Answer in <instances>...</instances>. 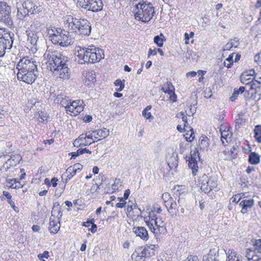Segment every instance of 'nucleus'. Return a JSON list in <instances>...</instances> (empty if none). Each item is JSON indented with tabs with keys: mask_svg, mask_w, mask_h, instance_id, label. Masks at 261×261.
Segmentation results:
<instances>
[{
	"mask_svg": "<svg viewBox=\"0 0 261 261\" xmlns=\"http://www.w3.org/2000/svg\"><path fill=\"white\" fill-rule=\"evenodd\" d=\"M47 68L51 70L55 76L63 80L70 78V70L69 67L70 59L60 53H53L48 55Z\"/></svg>",
	"mask_w": 261,
	"mask_h": 261,
	"instance_id": "nucleus-1",
	"label": "nucleus"
},
{
	"mask_svg": "<svg viewBox=\"0 0 261 261\" xmlns=\"http://www.w3.org/2000/svg\"><path fill=\"white\" fill-rule=\"evenodd\" d=\"M76 49L75 55L79 58L78 62L81 64L98 62L105 57L103 50L93 45L87 48L78 46Z\"/></svg>",
	"mask_w": 261,
	"mask_h": 261,
	"instance_id": "nucleus-2",
	"label": "nucleus"
},
{
	"mask_svg": "<svg viewBox=\"0 0 261 261\" xmlns=\"http://www.w3.org/2000/svg\"><path fill=\"white\" fill-rule=\"evenodd\" d=\"M46 32L49 40L54 44L66 47L73 44L74 39L69 35V33L61 28H57L50 25L46 28Z\"/></svg>",
	"mask_w": 261,
	"mask_h": 261,
	"instance_id": "nucleus-3",
	"label": "nucleus"
},
{
	"mask_svg": "<svg viewBox=\"0 0 261 261\" xmlns=\"http://www.w3.org/2000/svg\"><path fill=\"white\" fill-rule=\"evenodd\" d=\"M155 13L154 8L151 3L146 1L140 0L135 5L134 16L136 20L143 22H149Z\"/></svg>",
	"mask_w": 261,
	"mask_h": 261,
	"instance_id": "nucleus-4",
	"label": "nucleus"
},
{
	"mask_svg": "<svg viewBox=\"0 0 261 261\" xmlns=\"http://www.w3.org/2000/svg\"><path fill=\"white\" fill-rule=\"evenodd\" d=\"M68 28L72 32L81 36H89L91 32L90 23L84 19H77L71 16H68L66 19Z\"/></svg>",
	"mask_w": 261,
	"mask_h": 261,
	"instance_id": "nucleus-5",
	"label": "nucleus"
},
{
	"mask_svg": "<svg viewBox=\"0 0 261 261\" xmlns=\"http://www.w3.org/2000/svg\"><path fill=\"white\" fill-rule=\"evenodd\" d=\"M11 14V7L5 2H0V21L8 27H11L13 25Z\"/></svg>",
	"mask_w": 261,
	"mask_h": 261,
	"instance_id": "nucleus-6",
	"label": "nucleus"
},
{
	"mask_svg": "<svg viewBox=\"0 0 261 261\" xmlns=\"http://www.w3.org/2000/svg\"><path fill=\"white\" fill-rule=\"evenodd\" d=\"M18 72H39L35 62L24 57L21 59L16 65Z\"/></svg>",
	"mask_w": 261,
	"mask_h": 261,
	"instance_id": "nucleus-7",
	"label": "nucleus"
},
{
	"mask_svg": "<svg viewBox=\"0 0 261 261\" xmlns=\"http://www.w3.org/2000/svg\"><path fill=\"white\" fill-rule=\"evenodd\" d=\"M77 3L82 8L93 12L100 11L103 7L101 0H79Z\"/></svg>",
	"mask_w": 261,
	"mask_h": 261,
	"instance_id": "nucleus-8",
	"label": "nucleus"
},
{
	"mask_svg": "<svg viewBox=\"0 0 261 261\" xmlns=\"http://www.w3.org/2000/svg\"><path fill=\"white\" fill-rule=\"evenodd\" d=\"M14 34L10 33H5L0 37V57H3L7 50H10L13 43Z\"/></svg>",
	"mask_w": 261,
	"mask_h": 261,
	"instance_id": "nucleus-9",
	"label": "nucleus"
},
{
	"mask_svg": "<svg viewBox=\"0 0 261 261\" xmlns=\"http://www.w3.org/2000/svg\"><path fill=\"white\" fill-rule=\"evenodd\" d=\"M150 256V248L149 246L139 247L136 248L132 254V258L135 261H144L145 258Z\"/></svg>",
	"mask_w": 261,
	"mask_h": 261,
	"instance_id": "nucleus-10",
	"label": "nucleus"
},
{
	"mask_svg": "<svg viewBox=\"0 0 261 261\" xmlns=\"http://www.w3.org/2000/svg\"><path fill=\"white\" fill-rule=\"evenodd\" d=\"M17 79L28 84H32L39 76V72H18Z\"/></svg>",
	"mask_w": 261,
	"mask_h": 261,
	"instance_id": "nucleus-11",
	"label": "nucleus"
},
{
	"mask_svg": "<svg viewBox=\"0 0 261 261\" xmlns=\"http://www.w3.org/2000/svg\"><path fill=\"white\" fill-rule=\"evenodd\" d=\"M22 7L27 9L31 14L38 13L42 10V8L40 6H37L32 0L24 1Z\"/></svg>",
	"mask_w": 261,
	"mask_h": 261,
	"instance_id": "nucleus-12",
	"label": "nucleus"
},
{
	"mask_svg": "<svg viewBox=\"0 0 261 261\" xmlns=\"http://www.w3.org/2000/svg\"><path fill=\"white\" fill-rule=\"evenodd\" d=\"M174 87L170 82H167L162 87V90L169 95V99L172 102L176 101L177 96L174 92Z\"/></svg>",
	"mask_w": 261,
	"mask_h": 261,
	"instance_id": "nucleus-13",
	"label": "nucleus"
},
{
	"mask_svg": "<svg viewBox=\"0 0 261 261\" xmlns=\"http://www.w3.org/2000/svg\"><path fill=\"white\" fill-rule=\"evenodd\" d=\"M28 38L27 40L28 44L30 47L31 50L33 53H36L39 48V38L36 34L29 33Z\"/></svg>",
	"mask_w": 261,
	"mask_h": 261,
	"instance_id": "nucleus-14",
	"label": "nucleus"
},
{
	"mask_svg": "<svg viewBox=\"0 0 261 261\" xmlns=\"http://www.w3.org/2000/svg\"><path fill=\"white\" fill-rule=\"evenodd\" d=\"M254 204V200L252 198L243 199L239 204L241 207V212L243 214L247 213L251 211L252 207Z\"/></svg>",
	"mask_w": 261,
	"mask_h": 261,
	"instance_id": "nucleus-15",
	"label": "nucleus"
},
{
	"mask_svg": "<svg viewBox=\"0 0 261 261\" xmlns=\"http://www.w3.org/2000/svg\"><path fill=\"white\" fill-rule=\"evenodd\" d=\"M133 231L136 236L140 237L143 240L147 241L149 238L148 231L144 227H134Z\"/></svg>",
	"mask_w": 261,
	"mask_h": 261,
	"instance_id": "nucleus-16",
	"label": "nucleus"
},
{
	"mask_svg": "<svg viewBox=\"0 0 261 261\" xmlns=\"http://www.w3.org/2000/svg\"><path fill=\"white\" fill-rule=\"evenodd\" d=\"M61 218L60 216L57 219H50L49 230L50 233L55 234L59 230L61 226L60 223Z\"/></svg>",
	"mask_w": 261,
	"mask_h": 261,
	"instance_id": "nucleus-17",
	"label": "nucleus"
},
{
	"mask_svg": "<svg viewBox=\"0 0 261 261\" xmlns=\"http://www.w3.org/2000/svg\"><path fill=\"white\" fill-rule=\"evenodd\" d=\"M261 87V71H258L255 74L253 80L251 81L250 89H256Z\"/></svg>",
	"mask_w": 261,
	"mask_h": 261,
	"instance_id": "nucleus-18",
	"label": "nucleus"
},
{
	"mask_svg": "<svg viewBox=\"0 0 261 261\" xmlns=\"http://www.w3.org/2000/svg\"><path fill=\"white\" fill-rule=\"evenodd\" d=\"M217 184L214 180H210L207 184H203L201 185V189L205 193H209L214 188H216Z\"/></svg>",
	"mask_w": 261,
	"mask_h": 261,
	"instance_id": "nucleus-19",
	"label": "nucleus"
},
{
	"mask_svg": "<svg viewBox=\"0 0 261 261\" xmlns=\"http://www.w3.org/2000/svg\"><path fill=\"white\" fill-rule=\"evenodd\" d=\"M186 161L189 162L188 165L189 168L192 170L193 174H195V173L197 172L198 167L195 157L193 156L192 157H188V156H186Z\"/></svg>",
	"mask_w": 261,
	"mask_h": 261,
	"instance_id": "nucleus-20",
	"label": "nucleus"
},
{
	"mask_svg": "<svg viewBox=\"0 0 261 261\" xmlns=\"http://www.w3.org/2000/svg\"><path fill=\"white\" fill-rule=\"evenodd\" d=\"M226 254L227 255V261H242L240 255L233 250L229 249Z\"/></svg>",
	"mask_w": 261,
	"mask_h": 261,
	"instance_id": "nucleus-21",
	"label": "nucleus"
},
{
	"mask_svg": "<svg viewBox=\"0 0 261 261\" xmlns=\"http://www.w3.org/2000/svg\"><path fill=\"white\" fill-rule=\"evenodd\" d=\"M248 162L252 165H257L260 162V155L255 152H252L249 155Z\"/></svg>",
	"mask_w": 261,
	"mask_h": 261,
	"instance_id": "nucleus-22",
	"label": "nucleus"
},
{
	"mask_svg": "<svg viewBox=\"0 0 261 261\" xmlns=\"http://www.w3.org/2000/svg\"><path fill=\"white\" fill-rule=\"evenodd\" d=\"M251 244L252 246V249L256 252L261 254V239H252Z\"/></svg>",
	"mask_w": 261,
	"mask_h": 261,
	"instance_id": "nucleus-23",
	"label": "nucleus"
},
{
	"mask_svg": "<svg viewBox=\"0 0 261 261\" xmlns=\"http://www.w3.org/2000/svg\"><path fill=\"white\" fill-rule=\"evenodd\" d=\"M94 135H96L95 139H97L99 137L105 138L109 135V130L106 128L103 129H98L97 130H94Z\"/></svg>",
	"mask_w": 261,
	"mask_h": 261,
	"instance_id": "nucleus-24",
	"label": "nucleus"
},
{
	"mask_svg": "<svg viewBox=\"0 0 261 261\" xmlns=\"http://www.w3.org/2000/svg\"><path fill=\"white\" fill-rule=\"evenodd\" d=\"M29 12L25 8H17V17L20 20H24L25 18L29 16Z\"/></svg>",
	"mask_w": 261,
	"mask_h": 261,
	"instance_id": "nucleus-25",
	"label": "nucleus"
},
{
	"mask_svg": "<svg viewBox=\"0 0 261 261\" xmlns=\"http://www.w3.org/2000/svg\"><path fill=\"white\" fill-rule=\"evenodd\" d=\"M177 203L172 199V203H171L170 209H168V212L172 217L176 216L178 212Z\"/></svg>",
	"mask_w": 261,
	"mask_h": 261,
	"instance_id": "nucleus-26",
	"label": "nucleus"
},
{
	"mask_svg": "<svg viewBox=\"0 0 261 261\" xmlns=\"http://www.w3.org/2000/svg\"><path fill=\"white\" fill-rule=\"evenodd\" d=\"M76 173L75 171L74 170V168H72V166H70L68 167L66 171V178L65 179V182L67 183V181L71 179Z\"/></svg>",
	"mask_w": 261,
	"mask_h": 261,
	"instance_id": "nucleus-27",
	"label": "nucleus"
},
{
	"mask_svg": "<svg viewBox=\"0 0 261 261\" xmlns=\"http://www.w3.org/2000/svg\"><path fill=\"white\" fill-rule=\"evenodd\" d=\"M254 138L258 142H261V125H257L254 129Z\"/></svg>",
	"mask_w": 261,
	"mask_h": 261,
	"instance_id": "nucleus-28",
	"label": "nucleus"
},
{
	"mask_svg": "<svg viewBox=\"0 0 261 261\" xmlns=\"http://www.w3.org/2000/svg\"><path fill=\"white\" fill-rule=\"evenodd\" d=\"M239 145H238L236 143L235 145L233 146L232 148L230 150V153L228 154V156L226 158H224V160H229L232 158H234L236 157V155L237 154V152L239 149Z\"/></svg>",
	"mask_w": 261,
	"mask_h": 261,
	"instance_id": "nucleus-29",
	"label": "nucleus"
},
{
	"mask_svg": "<svg viewBox=\"0 0 261 261\" xmlns=\"http://www.w3.org/2000/svg\"><path fill=\"white\" fill-rule=\"evenodd\" d=\"M42 27L43 24L40 21L36 19H34L31 25V27L34 28V31L36 32L41 31L42 29Z\"/></svg>",
	"mask_w": 261,
	"mask_h": 261,
	"instance_id": "nucleus-30",
	"label": "nucleus"
},
{
	"mask_svg": "<svg viewBox=\"0 0 261 261\" xmlns=\"http://www.w3.org/2000/svg\"><path fill=\"white\" fill-rule=\"evenodd\" d=\"M80 102L79 100V102L76 101H73L71 102H69L66 106H65V108L67 111L70 112L71 113H73L74 111H75V109L77 106V105Z\"/></svg>",
	"mask_w": 261,
	"mask_h": 261,
	"instance_id": "nucleus-31",
	"label": "nucleus"
},
{
	"mask_svg": "<svg viewBox=\"0 0 261 261\" xmlns=\"http://www.w3.org/2000/svg\"><path fill=\"white\" fill-rule=\"evenodd\" d=\"M245 87H240L239 88V89H237L236 90V89H234V91H233V93H232V96L230 97V99L231 101H234L235 100L237 97L238 96V95L240 94H242L243 93V92L245 90Z\"/></svg>",
	"mask_w": 261,
	"mask_h": 261,
	"instance_id": "nucleus-32",
	"label": "nucleus"
},
{
	"mask_svg": "<svg viewBox=\"0 0 261 261\" xmlns=\"http://www.w3.org/2000/svg\"><path fill=\"white\" fill-rule=\"evenodd\" d=\"M255 251L253 249H247L245 252V257L247 258L248 261H250L252 258L255 259V256L258 255L255 254Z\"/></svg>",
	"mask_w": 261,
	"mask_h": 261,
	"instance_id": "nucleus-33",
	"label": "nucleus"
},
{
	"mask_svg": "<svg viewBox=\"0 0 261 261\" xmlns=\"http://www.w3.org/2000/svg\"><path fill=\"white\" fill-rule=\"evenodd\" d=\"M164 36L163 34H160V35L155 36L154 37V42L157 44L159 47H162L163 45V38Z\"/></svg>",
	"mask_w": 261,
	"mask_h": 261,
	"instance_id": "nucleus-34",
	"label": "nucleus"
},
{
	"mask_svg": "<svg viewBox=\"0 0 261 261\" xmlns=\"http://www.w3.org/2000/svg\"><path fill=\"white\" fill-rule=\"evenodd\" d=\"M251 79L248 76V74L242 73L240 76V81L242 83L246 85H250L251 86Z\"/></svg>",
	"mask_w": 261,
	"mask_h": 261,
	"instance_id": "nucleus-35",
	"label": "nucleus"
},
{
	"mask_svg": "<svg viewBox=\"0 0 261 261\" xmlns=\"http://www.w3.org/2000/svg\"><path fill=\"white\" fill-rule=\"evenodd\" d=\"M185 131H188L189 132H190L189 136L184 135L186 140L190 142H192L193 140L195 137L193 128H192L191 126H189L188 129H187V130H185Z\"/></svg>",
	"mask_w": 261,
	"mask_h": 261,
	"instance_id": "nucleus-36",
	"label": "nucleus"
},
{
	"mask_svg": "<svg viewBox=\"0 0 261 261\" xmlns=\"http://www.w3.org/2000/svg\"><path fill=\"white\" fill-rule=\"evenodd\" d=\"M208 141V139L206 137L203 138L201 140H200V143L199 144V147L200 149L204 150L208 148L209 146Z\"/></svg>",
	"mask_w": 261,
	"mask_h": 261,
	"instance_id": "nucleus-37",
	"label": "nucleus"
},
{
	"mask_svg": "<svg viewBox=\"0 0 261 261\" xmlns=\"http://www.w3.org/2000/svg\"><path fill=\"white\" fill-rule=\"evenodd\" d=\"M124 80L121 81L120 79H118L115 81L114 83L115 86L117 87L119 86L118 88L116 89L117 91H121L123 89L124 87Z\"/></svg>",
	"mask_w": 261,
	"mask_h": 261,
	"instance_id": "nucleus-38",
	"label": "nucleus"
},
{
	"mask_svg": "<svg viewBox=\"0 0 261 261\" xmlns=\"http://www.w3.org/2000/svg\"><path fill=\"white\" fill-rule=\"evenodd\" d=\"M234 54V53H232L226 59V61L228 62L229 63H228V65H226V63L225 61L224 62V66L226 67L227 68H229L231 67V66L233 64V56Z\"/></svg>",
	"mask_w": 261,
	"mask_h": 261,
	"instance_id": "nucleus-39",
	"label": "nucleus"
},
{
	"mask_svg": "<svg viewBox=\"0 0 261 261\" xmlns=\"http://www.w3.org/2000/svg\"><path fill=\"white\" fill-rule=\"evenodd\" d=\"M179 114L182 116V120L184 122V129H185V130H187V129H188V127L190 126L188 125V123L187 121V113H186V115H185V112H180V113Z\"/></svg>",
	"mask_w": 261,
	"mask_h": 261,
	"instance_id": "nucleus-40",
	"label": "nucleus"
},
{
	"mask_svg": "<svg viewBox=\"0 0 261 261\" xmlns=\"http://www.w3.org/2000/svg\"><path fill=\"white\" fill-rule=\"evenodd\" d=\"M7 186L12 189H15V185L17 184V179L16 178L8 179L6 180Z\"/></svg>",
	"mask_w": 261,
	"mask_h": 261,
	"instance_id": "nucleus-41",
	"label": "nucleus"
},
{
	"mask_svg": "<svg viewBox=\"0 0 261 261\" xmlns=\"http://www.w3.org/2000/svg\"><path fill=\"white\" fill-rule=\"evenodd\" d=\"M204 96L206 98H210L213 95L212 89L211 87H207L203 92Z\"/></svg>",
	"mask_w": 261,
	"mask_h": 261,
	"instance_id": "nucleus-42",
	"label": "nucleus"
},
{
	"mask_svg": "<svg viewBox=\"0 0 261 261\" xmlns=\"http://www.w3.org/2000/svg\"><path fill=\"white\" fill-rule=\"evenodd\" d=\"M229 129L228 128L227 130L224 131L223 133L222 132V133H221V137L224 138V139L227 142V138H230L232 136V134L229 132Z\"/></svg>",
	"mask_w": 261,
	"mask_h": 261,
	"instance_id": "nucleus-43",
	"label": "nucleus"
},
{
	"mask_svg": "<svg viewBox=\"0 0 261 261\" xmlns=\"http://www.w3.org/2000/svg\"><path fill=\"white\" fill-rule=\"evenodd\" d=\"M119 185L121 186L120 179L116 178L114 183L112 185V189L113 190L112 193H113L114 191H115L116 190H117L118 189Z\"/></svg>",
	"mask_w": 261,
	"mask_h": 261,
	"instance_id": "nucleus-44",
	"label": "nucleus"
},
{
	"mask_svg": "<svg viewBox=\"0 0 261 261\" xmlns=\"http://www.w3.org/2000/svg\"><path fill=\"white\" fill-rule=\"evenodd\" d=\"M210 180H213L212 179H210L206 175L203 174L200 179L201 185H202V184H207L209 183V181H210Z\"/></svg>",
	"mask_w": 261,
	"mask_h": 261,
	"instance_id": "nucleus-45",
	"label": "nucleus"
},
{
	"mask_svg": "<svg viewBox=\"0 0 261 261\" xmlns=\"http://www.w3.org/2000/svg\"><path fill=\"white\" fill-rule=\"evenodd\" d=\"M243 198L241 196L240 194H237L234 196V197H232L230 198V200L232 201V202L238 203L240 202Z\"/></svg>",
	"mask_w": 261,
	"mask_h": 261,
	"instance_id": "nucleus-46",
	"label": "nucleus"
},
{
	"mask_svg": "<svg viewBox=\"0 0 261 261\" xmlns=\"http://www.w3.org/2000/svg\"><path fill=\"white\" fill-rule=\"evenodd\" d=\"M67 98V96H65V95L64 94H59L57 95V96L56 97V98L55 99V101L56 102V103H61L62 102V101L64 99V98Z\"/></svg>",
	"mask_w": 261,
	"mask_h": 261,
	"instance_id": "nucleus-47",
	"label": "nucleus"
},
{
	"mask_svg": "<svg viewBox=\"0 0 261 261\" xmlns=\"http://www.w3.org/2000/svg\"><path fill=\"white\" fill-rule=\"evenodd\" d=\"M142 115L145 117L148 120H152L153 119V116L151 115L150 112H148V111H143Z\"/></svg>",
	"mask_w": 261,
	"mask_h": 261,
	"instance_id": "nucleus-48",
	"label": "nucleus"
},
{
	"mask_svg": "<svg viewBox=\"0 0 261 261\" xmlns=\"http://www.w3.org/2000/svg\"><path fill=\"white\" fill-rule=\"evenodd\" d=\"M53 207L57 208V213H58V216L60 215V217L62 216V213L61 211L60 205L59 202H55Z\"/></svg>",
	"mask_w": 261,
	"mask_h": 261,
	"instance_id": "nucleus-49",
	"label": "nucleus"
},
{
	"mask_svg": "<svg viewBox=\"0 0 261 261\" xmlns=\"http://www.w3.org/2000/svg\"><path fill=\"white\" fill-rule=\"evenodd\" d=\"M162 199L164 202L167 201L168 200H169L170 199H173V198H172L170 196V195L169 193L166 192L163 194L162 195Z\"/></svg>",
	"mask_w": 261,
	"mask_h": 261,
	"instance_id": "nucleus-50",
	"label": "nucleus"
},
{
	"mask_svg": "<svg viewBox=\"0 0 261 261\" xmlns=\"http://www.w3.org/2000/svg\"><path fill=\"white\" fill-rule=\"evenodd\" d=\"M153 222L154 223L155 226H159V224L161 226L165 225V223L161 218H155Z\"/></svg>",
	"mask_w": 261,
	"mask_h": 261,
	"instance_id": "nucleus-51",
	"label": "nucleus"
},
{
	"mask_svg": "<svg viewBox=\"0 0 261 261\" xmlns=\"http://www.w3.org/2000/svg\"><path fill=\"white\" fill-rule=\"evenodd\" d=\"M254 61L261 66V53L256 55L254 56Z\"/></svg>",
	"mask_w": 261,
	"mask_h": 261,
	"instance_id": "nucleus-52",
	"label": "nucleus"
},
{
	"mask_svg": "<svg viewBox=\"0 0 261 261\" xmlns=\"http://www.w3.org/2000/svg\"><path fill=\"white\" fill-rule=\"evenodd\" d=\"M94 132L93 131H89L86 133L85 136L86 138L93 139L95 138L96 135H94Z\"/></svg>",
	"mask_w": 261,
	"mask_h": 261,
	"instance_id": "nucleus-53",
	"label": "nucleus"
},
{
	"mask_svg": "<svg viewBox=\"0 0 261 261\" xmlns=\"http://www.w3.org/2000/svg\"><path fill=\"white\" fill-rule=\"evenodd\" d=\"M218 254V250L216 248H213L212 249H211L210 250V252H209V256L210 257H212L213 256H214V257H216L215 256H216V254Z\"/></svg>",
	"mask_w": 261,
	"mask_h": 261,
	"instance_id": "nucleus-54",
	"label": "nucleus"
},
{
	"mask_svg": "<svg viewBox=\"0 0 261 261\" xmlns=\"http://www.w3.org/2000/svg\"><path fill=\"white\" fill-rule=\"evenodd\" d=\"M85 153L91 154V151L86 148H80L77 150V154L81 155Z\"/></svg>",
	"mask_w": 261,
	"mask_h": 261,
	"instance_id": "nucleus-55",
	"label": "nucleus"
},
{
	"mask_svg": "<svg viewBox=\"0 0 261 261\" xmlns=\"http://www.w3.org/2000/svg\"><path fill=\"white\" fill-rule=\"evenodd\" d=\"M56 217L58 218L59 217H60V215L58 216V213H57V208L53 207L51 211V215L50 217V219H57Z\"/></svg>",
	"mask_w": 261,
	"mask_h": 261,
	"instance_id": "nucleus-56",
	"label": "nucleus"
},
{
	"mask_svg": "<svg viewBox=\"0 0 261 261\" xmlns=\"http://www.w3.org/2000/svg\"><path fill=\"white\" fill-rule=\"evenodd\" d=\"M155 227H158L159 229V231L160 234L165 233L166 232V228L165 225H160L159 224V226H155Z\"/></svg>",
	"mask_w": 261,
	"mask_h": 261,
	"instance_id": "nucleus-57",
	"label": "nucleus"
},
{
	"mask_svg": "<svg viewBox=\"0 0 261 261\" xmlns=\"http://www.w3.org/2000/svg\"><path fill=\"white\" fill-rule=\"evenodd\" d=\"M8 203L11 205V207L13 209V210L18 213L19 212V208L18 207L16 206L14 203V202L12 200H8Z\"/></svg>",
	"mask_w": 261,
	"mask_h": 261,
	"instance_id": "nucleus-58",
	"label": "nucleus"
},
{
	"mask_svg": "<svg viewBox=\"0 0 261 261\" xmlns=\"http://www.w3.org/2000/svg\"><path fill=\"white\" fill-rule=\"evenodd\" d=\"M72 168H74V170L76 172H77V171H80L82 169L83 166L80 164H76L72 166Z\"/></svg>",
	"mask_w": 261,
	"mask_h": 261,
	"instance_id": "nucleus-59",
	"label": "nucleus"
},
{
	"mask_svg": "<svg viewBox=\"0 0 261 261\" xmlns=\"http://www.w3.org/2000/svg\"><path fill=\"white\" fill-rule=\"evenodd\" d=\"M243 73L246 74H248V76H253L254 77L255 76V74H256V73L255 72V71L254 69L247 70L245 72H244Z\"/></svg>",
	"mask_w": 261,
	"mask_h": 261,
	"instance_id": "nucleus-60",
	"label": "nucleus"
},
{
	"mask_svg": "<svg viewBox=\"0 0 261 261\" xmlns=\"http://www.w3.org/2000/svg\"><path fill=\"white\" fill-rule=\"evenodd\" d=\"M133 210H134V208H133V203L132 202L129 201L128 203L127 207V212L130 214L133 211Z\"/></svg>",
	"mask_w": 261,
	"mask_h": 261,
	"instance_id": "nucleus-61",
	"label": "nucleus"
},
{
	"mask_svg": "<svg viewBox=\"0 0 261 261\" xmlns=\"http://www.w3.org/2000/svg\"><path fill=\"white\" fill-rule=\"evenodd\" d=\"M234 44H232V43L230 42H228L226 45L223 47L224 50H228L230 49L232 47H233Z\"/></svg>",
	"mask_w": 261,
	"mask_h": 261,
	"instance_id": "nucleus-62",
	"label": "nucleus"
},
{
	"mask_svg": "<svg viewBox=\"0 0 261 261\" xmlns=\"http://www.w3.org/2000/svg\"><path fill=\"white\" fill-rule=\"evenodd\" d=\"M187 261H199L196 255H190L187 257Z\"/></svg>",
	"mask_w": 261,
	"mask_h": 261,
	"instance_id": "nucleus-63",
	"label": "nucleus"
},
{
	"mask_svg": "<svg viewBox=\"0 0 261 261\" xmlns=\"http://www.w3.org/2000/svg\"><path fill=\"white\" fill-rule=\"evenodd\" d=\"M153 221H149L148 222H146L147 225L151 230V231L153 230V229L154 228V223H153Z\"/></svg>",
	"mask_w": 261,
	"mask_h": 261,
	"instance_id": "nucleus-64",
	"label": "nucleus"
}]
</instances>
